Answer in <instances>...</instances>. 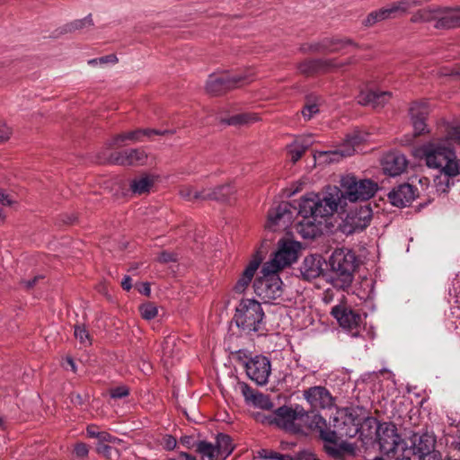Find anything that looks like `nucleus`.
Masks as SVG:
<instances>
[{"mask_svg": "<svg viewBox=\"0 0 460 460\" xmlns=\"http://www.w3.org/2000/svg\"><path fill=\"white\" fill-rule=\"evenodd\" d=\"M391 98L389 92L373 90L361 91L357 97L358 103L373 108L383 107Z\"/></svg>", "mask_w": 460, "mask_h": 460, "instance_id": "25", "label": "nucleus"}, {"mask_svg": "<svg viewBox=\"0 0 460 460\" xmlns=\"http://www.w3.org/2000/svg\"><path fill=\"white\" fill-rule=\"evenodd\" d=\"M179 456L184 458L185 460H196L194 456L185 452H181Z\"/></svg>", "mask_w": 460, "mask_h": 460, "instance_id": "63", "label": "nucleus"}, {"mask_svg": "<svg viewBox=\"0 0 460 460\" xmlns=\"http://www.w3.org/2000/svg\"><path fill=\"white\" fill-rule=\"evenodd\" d=\"M146 159L147 155L142 149L126 150L111 157L112 163L123 166L142 165Z\"/></svg>", "mask_w": 460, "mask_h": 460, "instance_id": "24", "label": "nucleus"}, {"mask_svg": "<svg viewBox=\"0 0 460 460\" xmlns=\"http://www.w3.org/2000/svg\"><path fill=\"white\" fill-rule=\"evenodd\" d=\"M312 145L311 137H297L288 146V153L293 163L297 162Z\"/></svg>", "mask_w": 460, "mask_h": 460, "instance_id": "30", "label": "nucleus"}, {"mask_svg": "<svg viewBox=\"0 0 460 460\" xmlns=\"http://www.w3.org/2000/svg\"><path fill=\"white\" fill-rule=\"evenodd\" d=\"M236 188L232 182L222 184L215 188L206 189V200L228 201L234 197Z\"/></svg>", "mask_w": 460, "mask_h": 460, "instance_id": "27", "label": "nucleus"}, {"mask_svg": "<svg viewBox=\"0 0 460 460\" xmlns=\"http://www.w3.org/2000/svg\"><path fill=\"white\" fill-rule=\"evenodd\" d=\"M15 203V200L12 199L9 195L5 194L1 189H0V204L3 206H12Z\"/></svg>", "mask_w": 460, "mask_h": 460, "instance_id": "53", "label": "nucleus"}, {"mask_svg": "<svg viewBox=\"0 0 460 460\" xmlns=\"http://www.w3.org/2000/svg\"><path fill=\"white\" fill-rule=\"evenodd\" d=\"M416 189L408 183L394 188L388 194L392 205L398 208L408 207L416 198Z\"/></svg>", "mask_w": 460, "mask_h": 460, "instance_id": "18", "label": "nucleus"}, {"mask_svg": "<svg viewBox=\"0 0 460 460\" xmlns=\"http://www.w3.org/2000/svg\"><path fill=\"white\" fill-rule=\"evenodd\" d=\"M341 187L328 186L323 196L311 192L304 195L299 202L298 214L303 217L298 232L305 238H314L320 232L322 220L337 211L343 199L351 202L372 198L378 187L371 180H359L352 175L343 176Z\"/></svg>", "mask_w": 460, "mask_h": 460, "instance_id": "1", "label": "nucleus"}, {"mask_svg": "<svg viewBox=\"0 0 460 460\" xmlns=\"http://www.w3.org/2000/svg\"><path fill=\"white\" fill-rule=\"evenodd\" d=\"M121 286L125 290H129L132 287L131 278L128 276H125L121 281Z\"/></svg>", "mask_w": 460, "mask_h": 460, "instance_id": "56", "label": "nucleus"}, {"mask_svg": "<svg viewBox=\"0 0 460 460\" xmlns=\"http://www.w3.org/2000/svg\"><path fill=\"white\" fill-rule=\"evenodd\" d=\"M237 386L240 389L242 394L243 395V397L247 402H251L253 399V396H255V394L258 393V392H254V390L252 389L244 382H239L237 384Z\"/></svg>", "mask_w": 460, "mask_h": 460, "instance_id": "44", "label": "nucleus"}, {"mask_svg": "<svg viewBox=\"0 0 460 460\" xmlns=\"http://www.w3.org/2000/svg\"><path fill=\"white\" fill-rule=\"evenodd\" d=\"M377 437L380 450L385 455L394 453L401 442V437L393 424H386L385 427L380 428Z\"/></svg>", "mask_w": 460, "mask_h": 460, "instance_id": "17", "label": "nucleus"}, {"mask_svg": "<svg viewBox=\"0 0 460 460\" xmlns=\"http://www.w3.org/2000/svg\"><path fill=\"white\" fill-rule=\"evenodd\" d=\"M91 26L92 25V19L90 16L88 17H85L84 19L83 20H78V21H75L74 23H73V27L76 30L78 29H82L84 26Z\"/></svg>", "mask_w": 460, "mask_h": 460, "instance_id": "54", "label": "nucleus"}, {"mask_svg": "<svg viewBox=\"0 0 460 460\" xmlns=\"http://www.w3.org/2000/svg\"><path fill=\"white\" fill-rule=\"evenodd\" d=\"M415 155L423 159L429 168L439 170L449 177L460 175V159L447 139L427 142L415 150Z\"/></svg>", "mask_w": 460, "mask_h": 460, "instance_id": "2", "label": "nucleus"}, {"mask_svg": "<svg viewBox=\"0 0 460 460\" xmlns=\"http://www.w3.org/2000/svg\"><path fill=\"white\" fill-rule=\"evenodd\" d=\"M308 412L298 404L281 406L266 417L269 424L277 426L292 434H305V422Z\"/></svg>", "mask_w": 460, "mask_h": 460, "instance_id": "3", "label": "nucleus"}, {"mask_svg": "<svg viewBox=\"0 0 460 460\" xmlns=\"http://www.w3.org/2000/svg\"><path fill=\"white\" fill-rule=\"evenodd\" d=\"M260 116L253 112H243L233 115L227 119H221V122L232 126H247L259 121Z\"/></svg>", "mask_w": 460, "mask_h": 460, "instance_id": "32", "label": "nucleus"}, {"mask_svg": "<svg viewBox=\"0 0 460 460\" xmlns=\"http://www.w3.org/2000/svg\"><path fill=\"white\" fill-rule=\"evenodd\" d=\"M360 138L357 135L349 136L342 145L334 150L317 151L314 158L327 163L339 162L341 158L350 156L355 153V146L358 145Z\"/></svg>", "mask_w": 460, "mask_h": 460, "instance_id": "14", "label": "nucleus"}, {"mask_svg": "<svg viewBox=\"0 0 460 460\" xmlns=\"http://www.w3.org/2000/svg\"><path fill=\"white\" fill-rule=\"evenodd\" d=\"M216 450L225 460L232 454L234 449V445L232 438L226 434L220 433L216 438L214 444Z\"/></svg>", "mask_w": 460, "mask_h": 460, "instance_id": "35", "label": "nucleus"}, {"mask_svg": "<svg viewBox=\"0 0 460 460\" xmlns=\"http://www.w3.org/2000/svg\"><path fill=\"white\" fill-rule=\"evenodd\" d=\"M319 112V106L316 102L308 101L302 110V115L305 119H311Z\"/></svg>", "mask_w": 460, "mask_h": 460, "instance_id": "42", "label": "nucleus"}, {"mask_svg": "<svg viewBox=\"0 0 460 460\" xmlns=\"http://www.w3.org/2000/svg\"><path fill=\"white\" fill-rule=\"evenodd\" d=\"M165 131L162 132L155 129H137L117 135L113 140L112 145L121 146L125 141L140 142L143 141L144 137H150L152 135H163Z\"/></svg>", "mask_w": 460, "mask_h": 460, "instance_id": "28", "label": "nucleus"}, {"mask_svg": "<svg viewBox=\"0 0 460 460\" xmlns=\"http://www.w3.org/2000/svg\"><path fill=\"white\" fill-rule=\"evenodd\" d=\"M452 145L453 143L460 144V125H449L447 128L445 137Z\"/></svg>", "mask_w": 460, "mask_h": 460, "instance_id": "41", "label": "nucleus"}, {"mask_svg": "<svg viewBox=\"0 0 460 460\" xmlns=\"http://www.w3.org/2000/svg\"><path fill=\"white\" fill-rule=\"evenodd\" d=\"M262 255L260 252H256L251 261H249L248 265L243 270V273L241 274L240 278L236 281L234 285V291L237 293H243L245 291V289L248 288L250 283L252 282L254 274L259 269V266L261 265L262 261Z\"/></svg>", "mask_w": 460, "mask_h": 460, "instance_id": "21", "label": "nucleus"}, {"mask_svg": "<svg viewBox=\"0 0 460 460\" xmlns=\"http://www.w3.org/2000/svg\"><path fill=\"white\" fill-rule=\"evenodd\" d=\"M74 334L75 339L78 340L82 345L86 347L92 344L90 334L84 325L75 326Z\"/></svg>", "mask_w": 460, "mask_h": 460, "instance_id": "40", "label": "nucleus"}, {"mask_svg": "<svg viewBox=\"0 0 460 460\" xmlns=\"http://www.w3.org/2000/svg\"><path fill=\"white\" fill-rule=\"evenodd\" d=\"M245 371L251 380L259 385H264L269 381L271 364L267 357L257 355L245 362Z\"/></svg>", "mask_w": 460, "mask_h": 460, "instance_id": "12", "label": "nucleus"}, {"mask_svg": "<svg viewBox=\"0 0 460 460\" xmlns=\"http://www.w3.org/2000/svg\"><path fill=\"white\" fill-rule=\"evenodd\" d=\"M110 449H111V447L104 444H102V445L98 444V446H97V451L99 453L107 454V453H109Z\"/></svg>", "mask_w": 460, "mask_h": 460, "instance_id": "60", "label": "nucleus"}, {"mask_svg": "<svg viewBox=\"0 0 460 460\" xmlns=\"http://www.w3.org/2000/svg\"><path fill=\"white\" fill-rule=\"evenodd\" d=\"M292 206L288 202H281L277 207L270 209L268 213L266 229L276 232L288 227L293 219Z\"/></svg>", "mask_w": 460, "mask_h": 460, "instance_id": "11", "label": "nucleus"}, {"mask_svg": "<svg viewBox=\"0 0 460 460\" xmlns=\"http://www.w3.org/2000/svg\"><path fill=\"white\" fill-rule=\"evenodd\" d=\"M118 61V58L115 55H108L100 58H94L89 60V64L94 65V64H105V63H116Z\"/></svg>", "mask_w": 460, "mask_h": 460, "instance_id": "48", "label": "nucleus"}, {"mask_svg": "<svg viewBox=\"0 0 460 460\" xmlns=\"http://www.w3.org/2000/svg\"><path fill=\"white\" fill-rule=\"evenodd\" d=\"M12 134V130L5 124L0 125V141L7 140Z\"/></svg>", "mask_w": 460, "mask_h": 460, "instance_id": "52", "label": "nucleus"}, {"mask_svg": "<svg viewBox=\"0 0 460 460\" xmlns=\"http://www.w3.org/2000/svg\"><path fill=\"white\" fill-rule=\"evenodd\" d=\"M452 447H453L455 449H456V450L460 451V430H459V432H458V435H457V437H456V439L452 443Z\"/></svg>", "mask_w": 460, "mask_h": 460, "instance_id": "61", "label": "nucleus"}, {"mask_svg": "<svg viewBox=\"0 0 460 460\" xmlns=\"http://www.w3.org/2000/svg\"><path fill=\"white\" fill-rule=\"evenodd\" d=\"M196 451L200 455V460H225L216 450L214 444L199 440L195 444Z\"/></svg>", "mask_w": 460, "mask_h": 460, "instance_id": "33", "label": "nucleus"}, {"mask_svg": "<svg viewBox=\"0 0 460 460\" xmlns=\"http://www.w3.org/2000/svg\"><path fill=\"white\" fill-rule=\"evenodd\" d=\"M263 317L261 305L254 299L245 298L237 305L234 320L243 332L249 334L260 330Z\"/></svg>", "mask_w": 460, "mask_h": 460, "instance_id": "5", "label": "nucleus"}, {"mask_svg": "<svg viewBox=\"0 0 460 460\" xmlns=\"http://www.w3.org/2000/svg\"><path fill=\"white\" fill-rule=\"evenodd\" d=\"M421 460H441L439 452H434L431 455L422 456Z\"/></svg>", "mask_w": 460, "mask_h": 460, "instance_id": "58", "label": "nucleus"}, {"mask_svg": "<svg viewBox=\"0 0 460 460\" xmlns=\"http://www.w3.org/2000/svg\"><path fill=\"white\" fill-rule=\"evenodd\" d=\"M408 162L404 155L391 152L384 155L382 159V168L385 174L395 177L402 173Z\"/></svg>", "mask_w": 460, "mask_h": 460, "instance_id": "20", "label": "nucleus"}, {"mask_svg": "<svg viewBox=\"0 0 460 460\" xmlns=\"http://www.w3.org/2000/svg\"><path fill=\"white\" fill-rule=\"evenodd\" d=\"M324 260L320 255L306 256L300 267V272L304 279H312L323 273Z\"/></svg>", "mask_w": 460, "mask_h": 460, "instance_id": "26", "label": "nucleus"}, {"mask_svg": "<svg viewBox=\"0 0 460 460\" xmlns=\"http://www.w3.org/2000/svg\"><path fill=\"white\" fill-rule=\"evenodd\" d=\"M429 113V108L424 102H413L409 109V115L413 127L414 137L429 133L426 119Z\"/></svg>", "mask_w": 460, "mask_h": 460, "instance_id": "16", "label": "nucleus"}, {"mask_svg": "<svg viewBox=\"0 0 460 460\" xmlns=\"http://www.w3.org/2000/svg\"><path fill=\"white\" fill-rule=\"evenodd\" d=\"M86 432L90 438H97L101 431L98 430V428L96 426L90 425L87 427Z\"/></svg>", "mask_w": 460, "mask_h": 460, "instance_id": "55", "label": "nucleus"}, {"mask_svg": "<svg viewBox=\"0 0 460 460\" xmlns=\"http://www.w3.org/2000/svg\"><path fill=\"white\" fill-rule=\"evenodd\" d=\"M140 293L149 296L151 293L150 286L148 283L142 284V288L138 289Z\"/></svg>", "mask_w": 460, "mask_h": 460, "instance_id": "59", "label": "nucleus"}, {"mask_svg": "<svg viewBox=\"0 0 460 460\" xmlns=\"http://www.w3.org/2000/svg\"><path fill=\"white\" fill-rule=\"evenodd\" d=\"M100 442L114 443L117 438L106 431H101L97 437Z\"/></svg>", "mask_w": 460, "mask_h": 460, "instance_id": "51", "label": "nucleus"}, {"mask_svg": "<svg viewBox=\"0 0 460 460\" xmlns=\"http://www.w3.org/2000/svg\"><path fill=\"white\" fill-rule=\"evenodd\" d=\"M157 260L160 262L166 263V262L176 261V257L173 253H171L168 252H163L160 253Z\"/></svg>", "mask_w": 460, "mask_h": 460, "instance_id": "50", "label": "nucleus"}, {"mask_svg": "<svg viewBox=\"0 0 460 460\" xmlns=\"http://www.w3.org/2000/svg\"><path fill=\"white\" fill-rule=\"evenodd\" d=\"M180 442H181V444H182L183 446H185L188 448L193 447L191 437H189V436L182 437V438H181Z\"/></svg>", "mask_w": 460, "mask_h": 460, "instance_id": "57", "label": "nucleus"}, {"mask_svg": "<svg viewBox=\"0 0 460 460\" xmlns=\"http://www.w3.org/2000/svg\"><path fill=\"white\" fill-rule=\"evenodd\" d=\"M420 0H400L391 4L389 6L394 16L396 17L397 15L408 13L411 9L420 5Z\"/></svg>", "mask_w": 460, "mask_h": 460, "instance_id": "37", "label": "nucleus"}, {"mask_svg": "<svg viewBox=\"0 0 460 460\" xmlns=\"http://www.w3.org/2000/svg\"><path fill=\"white\" fill-rule=\"evenodd\" d=\"M300 243L292 240H280L278 243V250L273 257L264 263L265 270L279 272L283 269L292 265L298 258Z\"/></svg>", "mask_w": 460, "mask_h": 460, "instance_id": "8", "label": "nucleus"}, {"mask_svg": "<svg viewBox=\"0 0 460 460\" xmlns=\"http://www.w3.org/2000/svg\"><path fill=\"white\" fill-rule=\"evenodd\" d=\"M181 341L174 335L167 336L162 343L161 358L166 367L174 365L181 355Z\"/></svg>", "mask_w": 460, "mask_h": 460, "instance_id": "22", "label": "nucleus"}, {"mask_svg": "<svg viewBox=\"0 0 460 460\" xmlns=\"http://www.w3.org/2000/svg\"><path fill=\"white\" fill-rule=\"evenodd\" d=\"M306 430L319 433L320 438L326 442H336L337 435L335 431L327 426L326 420L320 414H308V420L305 422Z\"/></svg>", "mask_w": 460, "mask_h": 460, "instance_id": "19", "label": "nucleus"}, {"mask_svg": "<svg viewBox=\"0 0 460 460\" xmlns=\"http://www.w3.org/2000/svg\"><path fill=\"white\" fill-rule=\"evenodd\" d=\"M253 75L251 70L245 74L211 75L207 82L206 89L212 94H219L224 91L249 84L253 80Z\"/></svg>", "mask_w": 460, "mask_h": 460, "instance_id": "9", "label": "nucleus"}, {"mask_svg": "<svg viewBox=\"0 0 460 460\" xmlns=\"http://www.w3.org/2000/svg\"><path fill=\"white\" fill-rule=\"evenodd\" d=\"M139 312L143 319L150 321L157 316L158 308L154 303L146 302L139 305Z\"/></svg>", "mask_w": 460, "mask_h": 460, "instance_id": "39", "label": "nucleus"}, {"mask_svg": "<svg viewBox=\"0 0 460 460\" xmlns=\"http://www.w3.org/2000/svg\"><path fill=\"white\" fill-rule=\"evenodd\" d=\"M129 390L126 386H118L111 391V396L115 399H120L128 396Z\"/></svg>", "mask_w": 460, "mask_h": 460, "instance_id": "46", "label": "nucleus"}, {"mask_svg": "<svg viewBox=\"0 0 460 460\" xmlns=\"http://www.w3.org/2000/svg\"><path fill=\"white\" fill-rule=\"evenodd\" d=\"M431 20L438 21L436 24L438 28L460 26V9L428 7L419 10L411 17L413 22H429Z\"/></svg>", "mask_w": 460, "mask_h": 460, "instance_id": "6", "label": "nucleus"}, {"mask_svg": "<svg viewBox=\"0 0 460 460\" xmlns=\"http://www.w3.org/2000/svg\"><path fill=\"white\" fill-rule=\"evenodd\" d=\"M262 458L265 459H273V460H290V455H283L274 451H270L269 455H262Z\"/></svg>", "mask_w": 460, "mask_h": 460, "instance_id": "49", "label": "nucleus"}, {"mask_svg": "<svg viewBox=\"0 0 460 460\" xmlns=\"http://www.w3.org/2000/svg\"><path fill=\"white\" fill-rule=\"evenodd\" d=\"M37 279H38V278L36 277V278H34L31 280L24 281V284H25L26 288H32L35 285Z\"/></svg>", "mask_w": 460, "mask_h": 460, "instance_id": "64", "label": "nucleus"}, {"mask_svg": "<svg viewBox=\"0 0 460 460\" xmlns=\"http://www.w3.org/2000/svg\"><path fill=\"white\" fill-rule=\"evenodd\" d=\"M330 265L335 274L332 278L333 286L340 289L348 288L353 281L357 267L355 253L348 248H338L330 258Z\"/></svg>", "mask_w": 460, "mask_h": 460, "instance_id": "4", "label": "nucleus"}, {"mask_svg": "<svg viewBox=\"0 0 460 460\" xmlns=\"http://www.w3.org/2000/svg\"><path fill=\"white\" fill-rule=\"evenodd\" d=\"M155 177L153 175L143 174L136 177L130 181L129 188L132 193L136 195H142L149 192L154 186Z\"/></svg>", "mask_w": 460, "mask_h": 460, "instance_id": "31", "label": "nucleus"}, {"mask_svg": "<svg viewBox=\"0 0 460 460\" xmlns=\"http://www.w3.org/2000/svg\"><path fill=\"white\" fill-rule=\"evenodd\" d=\"M372 210L368 206H360L350 210L340 225V230L349 235L364 230L370 223Z\"/></svg>", "mask_w": 460, "mask_h": 460, "instance_id": "10", "label": "nucleus"}, {"mask_svg": "<svg viewBox=\"0 0 460 460\" xmlns=\"http://www.w3.org/2000/svg\"><path fill=\"white\" fill-rule=\"evenodd\" d=\"M74 453L77 457L84 458L89 453L88 446L83 442L76 443L74 447Z\"/></svg>", "mask_w": 460, "mask_h": 460, "instance_id": "45", "label": "nucleus"}, {"mask_svg": "<svg viewBox=\"0 0 460 460\" xmlns=\"http://www.w3.org/2000/svg\"><path fill=\"white\" fill-rule=\"evenodd\" d=\"M435 445V438L426 433L419 438L418 442L415 444V450L420 455V458H422V456H429L436 452L434 450Z\"/></svg>", "mask_w": 460, "mask_h": 460, "instance_id": "34", "label": "nucleus"}, {"mask_svg": "<svg viewBox=\"0 0 460 460\" xmlns=\"http://www.w3.org/2000/svg\"><path fill=\"white\" fill-rule=\"evenodd\" d=\"M251 402L253 405L262 409H270L272 406V403L269 398L259 392L255 394V396H253V399Z\"/></svg>", "mask_w": 460, "mask_h": 460, "instance_id": "43", "label": "nucleus"}, {"mask_svg": "<svg viewBox=\"0 0 460 460\" xmlns=\"http://www.w3.org/2000/svg\"><path fill=\"white\" fill-rule=\"evenodd\" d=\"M331 314L338 321L342 329L351 332L353 337L358 335V328L363 323V318L360 314L344 305L334 306Z\"/></svg>", "mask_w": 460, "mask_h": 460, "instance_id": "13", "label": "nucleus"}, {"mask_svg": "<svg viewBox=\"0 0 460 460\" xmlns=\"http://www.w3.org/2000/svg\"><path fill=\"white\" fill-rule=\"evenodd\" d=\"M66 363L70 366L71 370H72L73 372H75V370H76V367H75V363L74 362L73 358H70V357H68V358H66Z\"/></svg>", "mask_w": 460, "mask_h": 460, "instance_id": "62", "label": "nucleus"}, {"mask_svg": "<svg viewBox=\"0 0 460 460\" xmlns=\"http://www.w3.org/2000/svg\"><path fill=\"white\" fill-rule=\"evenodd\" d=\"M303 395L314 409H330L334 404V398L324 386L310 387L304 391Z\"/></svg>", "mask_w": 460, "mask_h": 460, "instance_id": "15", "label": "nucleus"}, {"mask_svg": "<svg viewBox=\"0 0 460 460\" xmlns=\"http://www.w3.org/2000/svg\"><path fill=\"white\" fill-rule=\"evenodd\" d=\"M350 40L340 39H324L319 43L310 46L309 49L314 52L326 51V52H339L344 49L347 46L352 45Z\"/></svg>", "mask_w": 460, "mask_h": 460, "instance_id": "29", "label": "nucleus"}, {"mask_svg": "<svg viewBox=\"0 0 460 460\" xmlns=\"http://www.w3.org/2000/svg\"><path fill=\"white\" fill-rule=\"evenodd\" d=\"M338 66H341V64L334 59H309L300 63L297 68L301 74L309 76Z\"/></svg>", "mask_w": 460, "mask_h": 460, "instance_id": "23", "label": "nucleus"}, {"mask_svg": "<svg viewBox=\"0 0 460 460\" xmlns=\"http://www.w3.org/2000/svg\"><path fill=\"white\" fill-rule=\"evenodd\" d=\"M394 18V13L391 11L390 6L376 10L368 13L367 18L364 20L363 24L367 27L373 26L377 22Z\"/></svg>", "mask_w": 460, "mask_h": 460, "instance_id": "36", "label": "nucleus"}, {"mask_svg": "<svg viewBox=\"0 0 460 460\" xmlns=\"http://www.w3.org/2000/svg\"><path fill=\"white\" fill-rule=\"evenodd\" d=\"M162 445L166 450H173L177 446V440L174 437L166 435L163 438Z\"/></svg>", "mask_w": 460, "mask_h": 460, "instance_id": "47", "label": "nucleus"}, {"mask_svg": "<svg viewBox=\"0 0 460 460\" xmlns=\"http://www.w3.org/2000/svg\"><path fill=\"white\" fill-rule=\"evenodd\" d=\"M180 196L188 201L206 200V189L199 191L190 185H183L179 190Z\"/></svg>", "mask_w": 460, "mask_h": 460, "instance_id": "38", "label": "nucleus"}, {"mask_svg": "<svg viewBox=\"0 0 460 460\" xmlns=\"http://www.w3.org/2000/svg\"><path fill=\"white\" fill-rule=\"evenodd\" d=\"M282 280L279 272L265 270L262 266L261 275L255 279L253 288L255 294L265 303H270L280 297L283 293Z\"/></svg>", "mask_w": 460, "mask_h": 460, "instance_id": "7", "label": "nucleus"}]
</instances>
